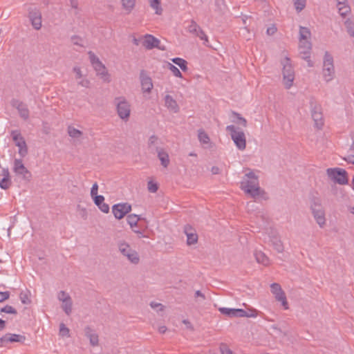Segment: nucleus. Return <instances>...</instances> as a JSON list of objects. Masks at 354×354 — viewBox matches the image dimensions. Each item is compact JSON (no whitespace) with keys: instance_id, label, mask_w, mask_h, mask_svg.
I'll return each mask as SVG.
<instances>
[{"instance_id":"33","label":"nucleus","mask_w":354,"mask_h":354,"mask_svg":"<svg viewBox=\"0 0 354 354\" xmlns=\"http://www.w3.org/2000/svg\"><path fill=\"white\" fill-rule=\"evenodd\" d=\"M67 132L69 136L73 138H80L83 134V133L81 131L75 129L72 126L68 127Z\"/></svg>"},{"instance_id":"53","label":"nucleus","mask_w":354,"mask_h":354,"mask_svg":"<svg viewBox=\"0 0 354 354\" xmlns=\"http://www.w3.org/2000/svg\"><path fill=\"white\" fill-rule=\"evenodd\" d=\"M271 292L272 294H277V292H279L282 291L281 286L279 283H273L270 286Z\"/></svg>"},{"instance_id":"15","label":"nucleus","mask_w":354,"mask_h":354,"mask_svg":"<svg viewBox=\"0 0 354 354\" xmlns=\"http://www.w3.org/2000/svg\"><path fill=\"white\" fill-rule=\"evenodd\" d=\"M221 313L225 315L230 317H244L246 315V311L241 308H220L218 309Z\"/></svg>"},{"instance_id":"58","label":"nucleus","mask_w":354,"mask_h":354,"mask_svg":"<svg viewBox=\"0 0 354 354\" xmlns=\"http://www.w3.org/2000/svg\"><path fill=\"white\" fill-rule=\"evenodd\" d=\"M21 301L24 304H28L30 303V300L29 299L27 294L21 292L19 295Z\"/></svg>"},{"instance_id":"56","label":"nucleus","mask_w":354,"mask_h":354,"mask_svg":"<svg viewBox=\"0 0 354 354\" xmlns=\"http://www.w3.org/2000/svg\"><path fill=\"white\" fill-rule=\"evenodd\" d=\"M88 55H89L91 62L93 66L96 64L97 62H100L99 58L97 56H95V54L93 53L92 52L90 51L88 53Z\"/></svg>"},{"instance_id":"38","label":"nucleus","mask_w":354,"mask_h":354,"mask_svg":"<svg viewBox=\"0 0 354 354\" xmlns=\"http://www.w3.org/2000/svg\"><path fill=\"white\" fill-rule=\"evenodd\" d=\"M72 305L73 302L71 298L62 302V308L67 315H69L72 312Z\"/></svg>"},{"instance_id":"12","label":"nucleus","mask_w":354,"mask_h":354,"mask_svg":"<svg viewBox=\"0 0 354 354\" xmlns=\"http://www.w3.org/2000/svg\"><path fill=\"white\" fill-rule=\"evenodd\" d=\"M28 17L31 21L32 27L38 30L41 28V13L37 9L34 8L29 10Z\"/></svg>"},{"instance_id":"40","label":"nucleus","mask_w":354,"mask_h":354,"mask_svg":"<svg viewBox=\"0 0 354 354\" xmlns=\"http://www.w3.org/2000/svg\"><path fill=\"white\" fill-rule=\"evenodd\" d=\"M158 142L159 138L156 136L153 135L150 136V138H149L148 146L149 148L153 149L156 151V147H158Z\"/></svg>"},{"instance_id":"30","label":"nucleus","mask_w":354,"mask_h":354,"mask_svg":"<svg viewBox=\"0 0 354 354\" xmlns=\"http://www.w3.org/2000/svg\"><path fill=\"white\" fill-rule=\"evenodd\" d=\"M275 296L276 300L281 302L282 306L285 309H288V304L286 299V296L283 290L277 292V294H274Z\"/></svg>"},{"instance_id":"24","label":"nucleus","mask_w":354,"mask_h":354,"mask_svg":"<svg viewBox=\"0 0 354 354\" xmlns=\"http://www.w3.org/2000/svg\"><path fill=\"white\" fill-rule=\"evenodd\" d=\"M165 106L171 111L177 113L179 107L176 101L169 95H167L165 97Z\"/></svg>"},{"instance_id":"64","label":"nucleus","mask_w":354,"mask_h":354,"mask_svg":"<svg viewBox=\"0 0 354 354\" xmlns=\"http://www.w3.org/2000/svg\"><path fill=\"white\" fill-rule=\"evenodd\" d=\"M183 323L186 325L187 328H188L191 330H194V327L189 320L184 319V320H183Z\"/></svg>"},{"instance_id":"43","label":"nucleus","mask_w":354,"mask_h":354,"mask_svg":"<svg viewBox=\"0 0 354 354\" xmlns=\"http://www.w3.org/2000/svg\"><path fill=\"white\" fill-rule=\"evenodd\" d=\"M59 335L62 337H69L70 336V330L69 329L65 326L64 324L61 323L59 324Z\"/></svg>"},{"instance_id":"57","label":"nucleus","mask_w":354,"mask_h":354,"mask_svg":"<svg viewBox=\"0 0 354 354\" xmlns=\"http://www.w3.org/2000/svg\"><path fill=\"white\" fill-rule=\"evenodd\" d=\"M222 354H233L232 351L224 344H222L220 347Z\"/></svg>"},{"instance_id":"54","label":"nucleus","mask_w":354,"mask_h":354,"mask_svg":"<svg viewBox=\"0 0 354 354\" xmlns=\"http://www.w3.org/2000/svg\"><path fill=\"white\" fill-rule=\"evenodd\" d=\"M97 192H98V185L97 183H95L92 187H91V196L92 197V198H95V196H98L99 195H97Z\"/></svg>"},{"instance_id":"63","label":"nucleus","mask_w":354,"mask_h":354,"mask_svg":"<svg viewBox=\"0 0 354 354\" xmlns=\"http://www.w3.org/2000/svg\"><path fill=\"white\" fill-rule=\"evenodd\" d=\"M267 34L268 35H272L277 32V28L275 26H271L267 28Z\"/></svg>"},{"instance_id":"2","label":"nucleus","mask_w":354,"mask_h":354,"mask_svg":"<svg viewBox=\"0 0 354 354\" xmlns=\"http://www.w3.org/2000/svg\"><path fill=\"white\" fill-rule=\"evenodd\" d=\"M226 131L230 134L232 140L239 150H244L246 147V138L244 132L234 125L226 127Z\"/></svg>"},{"instance_id":"28","label":"nucleus","mask_w":354,"mask_h":354,"mask_svg":"<svg viewBox=\"0 0 354 354\" xmlns=\"http://www.w3.org/2000/svg\"><path fill=\"white\" fill-rule=\"evenodd\" d=\"M11 136L12 137L13 140L15 142V145L19 147L21 145L24 146V143L26 141L24 138L21 136L20 132L19 131H12L11 132Z\"/></svg>"},{"instance_id":"8","label":"nucleus","mask_w":354,"mask_h":354,"mask_svg":"<svg viewBox=\"0 0 354 354\" xmlns=\"http://www.w3.org/2000/svg\"><path fill=\"white\" fill-rule=\"evenodd\" d=\"M311 108V116L315 122V126L318 129H321L324 125V118L322 112V107L316 102L313 100L310 102Z\"/></svg>"},{"instance_id":"17","label":"nucleus","mask_w":354,"mask_h":354,"mask_svg":"<svg viewBox=\"0 0 354 354\" xmlns=\"http://www.w3.org/2000/svg\"><path fill=\"white\" fill-rule=\"evenodd\" d=\"M160 41L159 39L156 38L151 35H146L143 41L142 45L147 49H152L153 48H158L160 50H165L164 48L159 46Z\"/></svg>"},{"instance_id":"4","label":"nucleus","mask_w":354,"mask_h":354,"mask_svg":"<svg viewBox=\"0 0 354 354\" xmlns=\"http://www.w3.org/2000/svg\"><path fill=\"white\" fill-rule=\"evenodd\" d=\"M119 252L125 257L127 260L133 264L137 265L140 262L138 253L131 248L130 245L124 241H120L118 243Z\"/></svg>"},{"instance_id":"27","label":"nucleus","mask_w":354,"mask_h":354,"mask_svg":"<svg viewBox=\"0 0 354 354\" xmlns=\"http://www.w3.org/2000/svg\"><path fill=\"white\" fill-rule=\"evenodd\" d=\"M310 209L312 212H316L317 210H322L324 208L322 206V201L318 197H313L310 201Z\"/></svg>"},{"instance_id":"42","label":"nucleus","mask_w":354,"mask_h":354,"mask_svg":"<svg viewBox=\"0 0 354 354\" xmlns=\"http://www.w3.org/2000/svg\"><path fill=\"white\" fill-rule=\"evenodd\" d=\"M135 2V0H122L123 8L128 10L129 12L133 8Z\"/></svg>"},{"instance_id":"61","label":"nucleus","mask_w":354,"mask_h":354,"mask_svg":"<svg viewBox=\"0 0 354 354\" xmlns=\"http://www.w3.org/2000/svg\"><path fill=\"white\" fill-rule=\"evenodd\" d=\"M73 71L75 73V77L76 79H80L82 77V71L80 68L79 67H74Z\"/></svg>"},{"instance_id":"51","label":"nucleus","mask_w":354,"mask_h":354,"mask_svg":"<svg viewBox=\"0 0 354 354\" xmlns=\"http://www.w3.org/2000/svg\"><path fill=\"white\" fill-rule=\"evenodd\" d=\"M259 311L254 308H249L248 311H246V315H244V317H256Z\"/></svg>"},{"instance_id":"13","label":"nucleus","mask_w":354,"mask_h":354,"mask_svg":"<svg viewBox=\"0 0 354 354\" xmlns=\"http://www.w3.org/2000/svg\"><path fill=\"white\" fill-rule=\"evenodd\" d=\"M10 103L13 107L17 109L21 118H22L25 120L28 119L29 110L26 104L17 99H12Z\"/></svg>"},{"instance_id":"32","label":"nucleus","mask_w":354,"mask_h":354,"mask_svg":"<svg viewBox=\"0 0 354 354\" xmlns=\"http://www.w3.org/2000/svg\"><path fill=\"white\" fill-rule=\"evenodd\" d=\"M93 67L97 72V74L101 75L102 77H104L108 74L104 65L101 62H99L96 64L93 65Z\"/></svg>"},{"instance_id":"47","label":"nucleus","mask_w":354,"mask_h":354,"mask_svg":"<svg viewBox=\"0 0 354 354\" xmlns=\"http://www.w3.org/2000/svg\"><path fill=\"white\" fill-rule=\"evenodd\" d=\"M297 12L301 11L306 6V0H293Z\"/></svg>"},{"instance_id":"36","label":"nucleus","mask_w":354,"mask_h":354,"mask_svg":"<svg viewBox=\"0 0 354 354\" xmlns=\"http://www.w3.org/2000/svg\"><path fill=\"white\" fill-rule=\"evenodd\" d=\"M311 36V32L309 28L306 27H299V39H309Z\"/></svg>"},{"instance_id":"41","label":"nucleus","mask_w":354,"mask_h":354,"mask_svg":"<svg viewBox=\"0 0 354 354\" xmlns=\"http://www.w3.org/2000/svg\"><path fill=\"white\" fill-rule=\"evenodd\" d=\"M338 6L339 13L342 17L346 16L350 10L348 6H346L344 5V3L341 1H338Z\"/></svg>"},{"instance_id":"55","label":"nucleus","mask_w":354,"mask_h":354,"mask_svg":"<svg viewBox=\"0 0 354 354\" xmlns=\"http://www.w3.org/2000/svg\"><path fill=\"white\" fill-rule=\"evenodd\" d=\"M19 153L21 157H24L28 153V148L26 143H24V146L21 145V147H19Z\"/></svg>"},{"instance_id":"26","label":"nucleus","mask_w":354,"mask_h":354,"mask_svg":"<svg viewBox=\"0 0 354 354\" xmlns=\"http://www.w3.org/2000/svg\"><path fill=\"white\" fill-rule=\"evenodd\" d=\"M254 256L257 263H261L266 266L270 264L269 258L263 252L255 250L254 252Z\"/></svg>"},{"instance_id":"3","label":"nucleus","mask_w":354,"mask_h":354,"mask_svg":"<svg viewBox=\"0 0 354 354\" xmlns=\"http://www.w3.org/2000/svg\"><path fill=\"white\" fill-rule=\"evenodd\" d=\"M114 104L120 118L124 121H127L131 114L130 103L124 97L120 96L114 99Z\"/></svg>"},{"instance_id":"18","label":"nucleus","mask_w":354,"mask_h":354,"mask_svg":"<svg viewBox=\"0 0 354 354\" xmlns=\"http://www.w3.org/2000/svg\"><path fill=\"white\" fill-rule=\"evenodd\" d=\"M85 336L89 339L90 344L95 347L99 344V337L95 331L89 326H86L84 329Z\"/></svg>"},{"instance_id":"1","label":"nucleus","mask_w":354,"mask_h":354,"mask_svg":"<svg viewBox=\"0 0 354 354\" xmlns=\"http://www.w3.org/2000/svg\"><path fill=\"white\" fill-rule=\"evenodd\" d=\"M241 188L254 198L265 194L259 187L258 176L252 171L245 174L241 183Z\"/></svg>"},{"instance_id":"19","label":"nucleus","mask_w":354,"mask_h":354,"mask_svg":"<svg viewBox=\"0 0 354 354\" xmlns=\"http://www.w3.org/2000/svg\"><path fill=\"white\" fill-rule=\"evenodd\" d=\"M270 243V245L273 247V248L277 252H283V243L280 239V237L279 235L273 232L271 235H269V241Z\"/></svg>"},{"instance_id":"48","label":"nucleus","mask_w":354,"mask_h":354,"mask_svg":"<svg viewBox=\"0 0 354 354\" xmlns=\"http://www.w3.org/2000/svg\"><path fill=\"white\" fill-rule=\"evenodd\" d=\"M57 298L59 301L63 302V301H67L68 299H71V297L67 292H66L64 290H61L58 293Z\"/></svg>"},{"instance_id":"39","label":"nucleus","mask_w":354,"mask_h":354,"mask_svg":"<svg viewBox=\"0 0 354 354\" xmlns=\"http://www.w3.org/2000/svg\"><path fill=\"white\" fill-rule=\"evenodd\" d=\"M345 26L346 28L347 32L348 35L354 37V24L353 22L350 19H347L344 22Z\"/></svg>"},{"instance_id":"20","label":"nucleus","mask_w":354,"mask_h":354,"mask_svg":"<svg viewBox=\"0 0 354 354\" xmlns=\"http://www.w3.org/2000/svg\"><path fill=\"white\" fill-rule=\"evenodd\" d=\"M184 232L187 236V244L189 245H194L198 241V235L192 227L187 225L185 226Z\"/></svg>"},{"instance_id":"37","label":"nucleus","mask_w":354,"mask_h":354,"mask_svg":"<svg viewBox=\"0 0 354 354\" xmlns=\"http://www.w3.org/2000/svg\"><path fill=\"white\" fill-rule=\"evenodd\" d=\"M140 219V218L139 216L134 214H129L127 217V223L129 224V225L131 226V228H133V227L137 225V223Z\"/></svg>"},{"instance_id":"31","label":"nucleus","mask_w":354,"mask_h":354,"mask_svg":"<svg viewBox=\"0 0 354 354\" xmlns=\"http://www.w3.org/2000/svg\"><path fill=\"white\" fill-rule=\"evenodd\" d=\"M150 6L155 10L156 15H160L162 12V8L160 6V0H149Z\"/></svg>"},{"instance_id":"34","label":"nucleus","mask_w":354,"mask_h":354,"mask_svg":"<svg viewBox=\"0 0 354 354\" xmlns=\"http://www.w3.org/2000/svg\"><path fill=\"white\" fill-rule=\"evenodd\" d=\"M171 61L176 65H178L183 71H187V62L183 58L175 57Z\"/></svg>"},{"instance_id":"6","label":"nucleus","mask_w":354,"mask_h":354,"mask_svg":"<svg viewBox=\"0 0 354 354\" xmlns=\"http://www.w3.org/2000/svg\"><path fill=\"white\" fill-rule=\"evenodd\" d=\"M322 73L324 80L327 82L331 81L334 77L333 58L328 51L324 54Z\"/></svg>"},{"instance_id":"5","label":"nucleus","mask_w":354,"mask_h":354,"mask_svg":"<svg viewBox=\"0 0 354 354\" xmlns=\"http://www.w3.org/2000/svg\"><path fill=\"white\" fill-rule=\"evenodd\" d=\"M283 65V78L285 87L289 89L292 86L295 80V72L290 64L288 57H286L282 62Z\"/></svg>"},{"instance_id":"7","label":"nucleus","mask_w":354,"mask_h":354,"mask_svg":"<svg viewBox=\"0 0 354 354\" xmlns=\"http://www.w3.org/2000/svg\"><path fill=\"white\" fill-rule=\"evenodd\" d=\"M328 176L339 185L348 183L347 172L342 168H329L327 169Z\"/></svg>"},{"instance_id":"35","label":"nucleus","mask_w":354,"mask_h":354,"mask_svg":"<svg viewBox=\"0 0 354 354\" xmlns=\"http://www.w3.org/2000/svg\"><path fill=\"white\" fill-rule=\"evenodd\" d=\"M232 115L235 118V119H234L232 120L233 122H234L237 124L241 125L243 127H246L247 120L244 118L241 117V115L239 113L234 112V111L232 112Z\"/></svg>"},{"instance_id":"22","label":"nucleus","mask_w":354,"mask_h":354,"mask_svg":"<svg viewBox=\"0 0 354 354\" xmlns=\"http://www.w3.org/2000/svg\"><path fill=\"white\" fill-rule=\"evenodd\" d=\"M6 343L19 342L24 344L26 340V337L19 334L6 333L5 335Z\"/></svg>"},{"instance_id":"14","label":"nucleus","mask_w":354,"mask_h":354,"mask_svg":"<svg viewBox=\"0 0 354 354\" xmlns=\"http://www.w3.org/2000/svg\"><path fill=\"white\" fill-rule=\"evenodd\" d=\"M140 79L142 91L144 93H151L153 87L152 80L143 70L140 73Z\"/></svg>"},{"instance_id":"44","label":"nucleus","mask_w":354,"mask_h":354,"mask_svg":"<svg viewBox=\"0 0 354 354\" xmlns=\"http://www.w3.org/2000/svg\"><path fill=\"white\" fill-rule=\"evenodd\" d=\"M71 41L73 45L78 46L80 47H84V44H83V39L80 36L73 35L71 37Z\"/></svg>"},{"instance_id":"23","label":"nucleus","mask_w":354,"mask_h":354,"mask_svg":"<svg viewBox=\"0 0 354 354\" xmlns=\"http://www.w3.org/2000/svg\"><path fill=\"white\" fill-rule=\"evenodd\" d=\"M94 203L98 207V208L104 213H108L109 212V206L105 203L104 197L102 195L95 196L93 198Z\"/></svg>"},{"instance_id":"59","label":"nucleus","mask_w":354,"mask_h":354,"mask_svg":"<svg viewBox=\"0 0 354 354\" xmlns=\"http://www.w3.org/2000/svg\"><path fill=\"white\" fill-rule=\"evenodd\" d=\"M10 297V292L5 291V292H0V302H3L7 299H8Z\"/></svg>"},{"instance_id":"50","label":"nucleus","mask_w":354,"mask_h":354,"mask_svg":"<svg viewBox=\"0 0 354 354\" xmlns=\"http://www.w3.org/2000/svg\"><path fill=\"white\" fill-rule=\"evenodd\" d=\"M150 306L153 309L156 310L157 312L162 311L165 309V306L162 304L157 303V302H155V301H151L150 303Z\"/></svg>"},{"instance_id":"25","label":"nucleus","mask_w":354,"mask_h":354,"mask_svg":"<svg viewBox=\"0 0 354 354\" xmlns=\"http://www.w3.org/2000/svg\"><path fill=\"white\" fill-rule=\"evenodd\" d=\"M312 214L319 226L320 227H324L326 224L325 210H317L316 212H313Z\"/></svg>"},{"instance_id":"10","label":"nucleus","mask_w":354,"mask_h":354,"mask_svg":"<svg viewBox=\"0 0 354 354\" xmlns=\"http://www.w3.org/2000/svg\"><path fill=\"white\" fill-rule=\"evenodd\" d=\"M131 211V206L127 203L115 204L112 207V212L117 219L122 218Z\"/></svg>"},{"instance_id":"62","label":"nucleus","mask_w":354,"mask_h":354,"mask_svg":"<svg viewBox=\"0 0 354 354\" xmlns=\"http://www.w3.org/2000/svg\"><path fill=\"white\" fill-rule=\"evenodd\" d=\"M347 162L354 164V153H351L344 158Z\"/></svg>"},{"instance_id":"9","label":"nucleus","mask_w":354,"mask_h":354,"mask_svg":"<svg viewBox=\"0 0 354 354\" xmlns=\"http://www.w3.org/2000/svg\"><path fill=\"white\" fill-rule=\"evenodd\" d=\"M13 171L17 175L21 176L26 181H30L32 178L30 171L24 166L21 159L15 160Z\"/></svg>"},{"instance_id":"21","label":"nucleus","mask_w":354,"mask_h":354,"mask_svg":"<svg viewBox=\"0 0 354 354\" xmlns=\"http://www.w3.org/2000/svg\"><path fill=\"white\" fill-rule=\"evenodd\" d=\"M156 152L158 153V157L161 162V165L164 167H167L169 164V158L168 153L163 150V149L156 147Z\"/></svg>"},{"instance_id":"16","label":"nucleus","mask_w":354,"mask_h":354,"mask_svg":"<svg viewBox=\"0 0 354 354\" xmlns=\"http://www.w3.org/2000/svg\"><path fill=\"white\" fill-rule=\"evenodd\" d=\"M187 30L189 32L198 37L201 39L207 41V35L195 21H191L190 24L187 27Z\"/></svg>"},{"instance_id":"52","label":"nucleus","mask_w":354,"mask_h":354,"mask_svg":"<svg viewBox=\"0 0 354 354\" xmlns=\"http://www.w3.org/2000/svg\"><path fill=\"white\" fill-rule=\"evenodd\" d=\"M148 190L151 193H155L157 192L158 187V185L153 181H149L147 184Z\"/></svg>"},{"instance_id":"46","label":"nucleus","mask_w":354,"mask_h":354,"mask_svg":"<svg viewBox=\"0 0 354 354\" xmlns=\"http://www.w3.org/2000/svg\"><path fill=\"white\" fill-rule=\"evenodd\" d=\"M11 180L10 178L3 177L0 180V187L3 189H7L11 185Z\"/></svg>"},{"instance_id":"11","label":"nucleus","mask_w":354,"mask_h":354,"mask_svg":"<svg viewBox=\"0 0 354 354\" xmlns=\"http://www.w3.org/2000/svg\"><path fill=\"white\" fill-rule=\"evenodd\" d=\"M300 54H303L302 58L307 60L308 66H313V63L310 59L309 52L312 48L311 42L309 39H299Z\"/></svg>"},{"instance_id":"49","label":"nucleus","mask_w":354,"mask_h":354,"mask_svg":"<svg viewBox=\"0 0 354 354\" xmlns=\"http://www.w3.org/2000/svg\"><path fill=\"white\" fill-rule=\"evenodd\" d=\"M0 312L9 313V314H14V315L17 314V310L13 307H12L11 306H9V305H6L3 308H2L0 310Z\"/></svg>"},{"instance_id":"45","label":"nucleus","mask_w":354,"mask_h":354,"mask_svg":"<svg viewBox=\"0 0 354 354\" xmlns=\"http://www.w3.org/2000/svg\"><path fill=\"white\" fill-rule=\"evenodd\" d=\"M168 68L172 72L173 75L177 77H182V73L179 71V69L175 66L174 65L171 64V63H167Z\"/></svg>"},{"instance_id":"60","label":"nucleus","mask_w":354,"mask_h":354,"mask_svg":"<svg viewBox=\"0 0 354 354\" xmlns=\"http://www.w3.org/2000/svg\"><path fill=\"white\" fill-rule=\"evenodd\" d=\"M78 84L83 87L88 88L90 86V81L87 79H83L78 82Z\"/></svg>"},{"instance_id":"29","label":"nucleus","mask_w":354,"mask_h":354,"mask_svg":"<svg viewBox=\"0 0 354 354\" xmlns=\"http://www.w3.org/2000/svg\"><path fill=\"white\" fill-rule=\"evenodd\" d=\"M198 138L202 145H209L210 138L208 134L202 129L198 131Z\"/></svg>"}]
</instances>
